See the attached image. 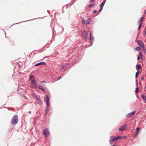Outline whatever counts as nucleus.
Instances as JSON below:
<instances>
[{"label": "nucleus", "mask_w": 146, "mask_h": 146, "mask_svg": "<svg viewBox=\"0 0 146 146\" xmlns=\"http://www.w3.org/2000/svg\"><path fill=\"white\" fill-rule=\"evenodd\" d=\"M29 79H33L31 80V86L32 88H35L36 87V84L37 83L36 82L34 77L33 75H31L29 76Z\"/></svg>", "instance_id": "obj_1"}, {"label": "nucleus", "mask_w": 146, "mask_h": 146, "mask_svg": "<svg viewBox=\"0 0 146 146\" xmlns=\"http://www.w3.org/2000/svg\"><path fill=\"white\" fill-rule=\"evenodd\" d=\"M18 121V116L16 114L12 117L11 119V123L13 125H15L17 123Z\"/></svg>", "instance_id": "obj_2"}, {"label": "nucleus", "mask_w": 146, "mask_h": 146, "mask_svg": "<svg viewBox=\"0 0 146 146\" xmlns=\"http://www.w3.org/2000/svg\"><path fill=\"white\" fill-rule=\"evenodd\" d=\"M50 134V132L48 128H45L44 129L43 132V135L44 137H46Z\"/></svg>", "instance_id": "obj_3"}, {"label": "nucleus", "mask_w": 146, "mask_h": 146, "mask_svg": "<svg viewBox=\"0 0 146 146\" xmlns=\"http://www.w3.org/2000/svg\"><path fill=\"white\" fill-rule=\"evenodd\" d=\"M116 137L111 136L110 137V139L109 141V143L110 145H112L113 142L117 141Z\"/></svg>", "instance_id": "obj_4"}, {"label": "nucleus", "mask_w": 146, "mask_h": 146, "mask_svg": "<svg viewBox=\"0 0 146 146\" xmlns=\"http://www.w3.org/2000/svg\"><path fill=\"white\" fill-rule=\"evenodd\" d=\"M82 36L84 37L85 40L86 41L88 36V34L87 31L85 30H83L82 32Z\"/></svg>", "instance_id": "obj_5"}, {"label": "nucleus", "mask_w": 146, "mask_h": 146, "mask_svg": "<svg viewBox=\"0 0 146 146\" xmlns=\"http://www.w3.org/2000/svg\"><path fill=\"white\" fill-rule=\"evenodd\" d=\"M89 39L90 42V43L91 45L89 46H90L92 45L93 44V42L94 40V38L93 36L92 35V33H90V36L89 37Z\"/></svg>", "instance_id": "obj_6"}, {"label": "nucleus", "mask_w": 146, "mask_h": 146, "mask_svg": "<svg viewBox=\"0 0 146 146\" xmlns=\"http://www.w3.org/2000/svg\"><path fill=\"white\" fill-rule=\"evenodd\" d=\"M136 112V111L134 110L132 112L126 115V117L127 118H129L133 116Z\"/></svg>", "instance_id": "obj_7"}, {"label": "nucleus", "mask_w": 146, "mask_h": 146, "mask_svg": "<svg viewBox=\"0 0 146 146\" xmlns=\"http://www.w3.org/2000/svg\"><path fill=\"white\" fill-rule=\"evenodd\" d=\"M136 42L141 47L142 46L144 45L143 43L141 41L139 40H136Z\"/></svg>", "instance_id": "obj_8"}, {"label": "nucleus", "mask_w": 146, "mask_h": 146, "mask_svg": "<svg viewBox=\"0 0 146 146\" xmlns=\"http://www.w3.org/2000/svg\"><path fill=\"white\" fill-rule=\"evenodd\" d=\"M142 56L143 55L142 52H140L137 57V60H139L141 59L142 58Z\"/></svg>", "instance_id": "obj_9"}, {"label": "nucleus", "mask_w": 146, "mask_h": 146, "mask_svg": "<svg viewBox=\"0 0 146 146\" xmlns=\"http://www.w3.org/2000/svg\"><path fill=\"white\" fill-rule=\"evenodd\" d=\"M44 65L45 66L46 65V63L44 62H39V63H36L35 66H37L40 65Z\"/></svg>", "instance_id": "obj_10"}, {"label": "nucleus", "mask_w": 146, "mask_h": 146, "mask_svg": "<svg viewBox=\"0 0 146 146\" xmlns=\"http://www.w3.org/2000/svg\"><path fill=\"white\" fill-rule=\"evenodd\" d=\"M49 109L48 108H45L44 111V115L45 116H46L47 114H48V113L49 112Z\"/></svg>", "instance_id": "obj_11"}, {"label": "nucleus", "mask_w": 146, "mask_h": 146, "mask_svg": "<svg viewBox=\"0 0 146 146\" xmlns=\"http://www.w3.org/2000/svg\"><path fill=\"white\" fill-rule=\"evenodd\" d=\"M136 70H138L141 69H142V67L140 64H137L136 66Z\"/></svg>", "instance_id": "obj_12"}, {"label": "nucleus", "mask_w": 146, "mask_h": 146, "mask_svg": "<svg viewBox=\"0 0 146 146\" xmlns=\"http://www.w3.org/2000/svg\"><path fill=\"white\" fill-rule=\"evenodd\" d=\"M141 97L145 102H146V96L143 94H141Z\"/></svg>", "instance_id": "obj_13"}, {"label": "nucleus", "mask_w": 146, "mask_h": 146, "mask_svg": "<svg viewBox=\"0 0 146 146\" xmlns=\"http://www.w3.org/2000/svg\"><path fill=\"white\" fill-rule=\"evenodd\" d=\"M49 99H50V98H49V97L47 95H46L45 97L44 98L45 101L46 102H49Z\"/></svg>", "instance_id": "obj_14"}, {"label": "nucleus", "mask_w": 146, "mask_h": 146, "mask_svg": "<svg viewBox=\"0 0 146 146\" xmlns=\"http://www.w3.org/2000/svg\"><path fill=\"white\" fill-rule=\"evenodd\" d=\"M92 20V19L91 18H89L86 20V25H88L90 23Z\"/></svg>", "instance_id": "obj_15"}, {"label": "nucleus", "mask_w": 146, "mask_h": 146, "mask_svg": "<svg viewBox=\"0 0 146 146\" xmlns=\"http://www.w3.org/2000/svg\"><path fill=\"white\" fill-rule=\"evenodd\" d=\"M76 57H77V58L76 59V63L79 62L82 59V57L81 56H78L77 55Z\"/></svg>", "instance_id": "obj_16"}, {"label": "nucleus", "mask_w": 146, "mask_h": 146, "mask_svg": "<svg viewBox=\"0 0 146 146\" xmlns=\"http://www.w3.org/2000/svg\"><path fill=\"white\" fill-rule=\"evenodd\" d=\"M36 87V88H38L39 89L41 90L42 91L44 90V88L41 85H39L37 86H36V87Z\"/></svg>", "instance_id": "obj_17"}, {"label": "nucleus", "mask_w": 146, "mask_h": 146, "mask_svg": "<svg viewBox=\"0 0 146 146\" xmlns=\"http://www.w3.org/2000/svg\"><path fill=\"white\" fill-rule=\"evenodd\" d=\"M136 90L135 91V93L136 95L138 93L139 91V89L138 86V84H136Z\"/></svg>", "instance_id": "obj_18"}, {"label": "nucleus", "mask_w": 146, "mask_h": 146, "mask_svg": "<svg viewBox=\"0 0 146 146\" xmlns=\"http://www.w3.org/2000/svg\"><path fill=\"white\" fill-rule=\"evenodd\" d=\"M141 72H140V71H138L137 72H136L135 75V78L137 79V78L139 74H140L141 73Z\"/></svg>", "instance_id": "obj_19"}, {"label": "nucleus", "mask_w": 146, "mask_h": 146, "mask_svg": "<svg viewBox=\"0 0 146 146\" xmlns=\"http://www.w3.org/2000/svg\"><path fill=\"white\" fill-rule=\"evenodd\" d=\"M35 99H36L37 101L39 102H41V101L40 99V98L39 97H38V96H35Z\"/></svg>", "instance_id": "obj_20"}, {"label": "nucleus", "mask_w": 146, "mask_h": 146, "mask_svg": "<svg viewBox=\"0 0 146 146\" xmlns=\"http://www.w3.org/2000/svg\"><path fill=\"white\" fill-rule=\"evenodd\" d=\"M106 0L103 1L100 4V7L103 8L104 6L106 3Z\"/></svg>", "instance_id": "obj_21"}, {"label": "nucleus", "mask_w": 146, "mask_h": 146, "mask_svg": "<svg viewBox=\"0 0 146 146\" xmlns=\"http://www.w3.org/2000/svg\"><path fill=\"white\" fill-rule=\"evenodd\" d=\"M81 22L82 24L83 25H84L86 24V23L84 19L82 17H81Z\"/></svg>", "instance_id": "obj_22"}, {"label": "nucleus", "mask_w": 146, "mask_h": 146, "mask_svg": "<svg viewBox=\"0 0 146 146\" xmlns=\"http://www.w3.org/2000/svg\"><path fill=\"white\" fill-rule=\"evenodd\" d=\"M141 47L142 48L143 51V52H144V53H146V49L144 45H143Z\"/></svg>", "instance_id": "obj_23"}, {"label": "nucleus", "mask_w": 146, "mask_h": 146, "mask_svg": "<svg viewBox=\"0 0 146 146\" xmlns=\"http://www.w3.org/2000/svg\"><path fill=\"white\" fill-rule=\"evenodd\" d=\"M118 129L119 131H122L125 130V129L123 127V125L121 126Z\"/></svg>", "instance_id": "obj_24"}, {"label": "nucleus", "mask_w": 146, "mask_h": 146, "mask_svg": "<svg viewBox=\"0 0 146 146\" xmlns=\"http://www.w3.org/2000/svg\"><path fill=\"white\" fill-rule=\"evenodd\" d=\"M141 49V47L139 46H137L134 49L135 50H136L137 51H139Z\"/></svg>", "instance_id": "obj_25"}, {"label": "nucleus", "mask_w": 146, "mask_h": 146, "mask_svg": "<svg viewBox=\"0 0 146 146\" xmlns=\"http://www.w3.org/2000/svg\"><path fill=\"white\" fill-rule=\"evenodd\" d=\"M95 4L94 3L90 4L88 5V7L89 8H92L95 5Z\"/></svg>", "instance_id": "obj_26"}, {"label": "nucleus", "mask_w": 146, "mask_h": 146, "mask_svg": "<svg viewBox=\"0 0 146 146\" xmlns=\"http://www.w3.org/2000/svg\"><path fill=\"white\" fill-rule=\"evenodd\" d=\"M68 66V64H65L64 65H62L61 67V70H62L64 68H65L66 67H67Z\"/></svg>", "instance_id": "obj_27"}, {"label": "nucleus", "mask_w": 146, "mask_h": 146, "mask_svg": "<svg viewBox=\"0 0 146 146\" xmlns=\"http://www.w3.org/2000/svg\"><path fill=\"white\" fill-rule=\"evenodd\" d=\"M116 140H117L119 139H122V137L121 136H118L117 137H116Z\"/></svg>", "instance_id": "obj_28"}, {"label": "nucleus", "mask_w": 146, "mask_h": 146, "mask_svg": "<svg viewBox=\"0 0 146 146\" xmlns=\"http://www.w3.org/2000/svg\"><path fill=\"white\" fill-rule=\"evenodd\" d=\"M142 25V23H139V25L138 27V30H140L141 29V27Z\"/></svg>", "instance_id": "obj_29"}, {"label": "nucleus", "mask_w": 146, "mask_h": 146, "mask_svg": "<svg viewBox=\"0 0 146 146\" xmlns=\"http://www.w3.org/2000/svg\"><path fill=\"white\" fill-rule=\"evenodd\" d=\"M46 108H49L50 106V103L49 102H46Z\"/></svg>", "instance_id": "obj_30"}, {"label": "nucleus", "mask_w": 146, "mask_h": 146, "mask_svg": "<svg viewBox=\"0 0 146 146\" xmlns=\"http://www.w3.org/2000/svg\"><path fill=\"white\" fill-rule=\"evenodd\" d=\"M140 130V129L138 127H137L136 128V130L137 131V132H138V133H139Z\"/></svg>", "instance_id": "obj_31"}, {"label": "nucleus", "mask_w": 146, "mask_h": 146, "mask_svg": "<svg viewBox=\"0 0 146 146\" xmlns=\"http://www.w3.org/2000/svg\"><path fill=\"white\" fill-rule=\"evenodd\" d=\"M143 17H141V18L139 20V23H142V21L143 20Z\"/></svg>", "instance_id": "obj_32"}, {"label": "nucleus", "mask_w": 146, "mask_h": 146, "mask_svg": "<svg viewBox=\"0 0 146 146\" xmlns=\"http://www.w3.org/2000/svg\"><path fill=\"white\" fill-rule=\"evenodd\" d=\"M123 127L125 129L126 127H127L128 125L127 124H125L124 125H123Z\"/></svg>", "instance_id": "obj_33"}, {"label": "nucleus", "mask_w": 146, "mask_h": 146, "mask_svg": "<svg viewBox=\"0 0 146 146\" xmlns=\"http://www.w3.org/2000/svg\"><path fill=\"white\" fill-rule=\"evenodd\" d=\"M103 9V7H100V9H99V12H100L102 10V9Z\"/></svg>", "instance_id": "obj_34"}, {"label": "nucleus", "mask_w": 146, "mask_h": 146, "mask_svg": "<svg viewBox=\"0 0 146 146\" xmlns=\"http://www.w3.org/2000/svg\"><path fill=\"white\" fill-rule=\"evenodd\" d=\"M139 133L137 132H136V133H135V136H134L135 138L137 136L138 134Z\"/></svg>", "instance_id": "obj_35"}, {"label": "nucleus", "mask_w": 146, "mask_h": 146, "mask_svg": "<svg viewBox=\"0 0 146 146\" xmlns=\"http://www.w3.org/2000/svg\"><path fill=\"white\" fill-rule=\"evenodd\" d=\"M64 8H66V9H67V7L66 6H64L63 7V8H62V13H64V11L63 10V9Z\"/></svg>", "instance_id": "obj_36"}, {"label": "nucleus", "mask_w": 146, "mask_h": 146, "mask_svg": "<svg viewBox=\"0 0 146 146\" xmlns=\"http://www.w3.org/2000/svg\"><path fill=\"white\" fill-rule=\"evenodd\" d=\"M92 12L94 14H95L97 13V11L96 10H94Z\"/></svg>", "instance_id": "obj_37"}, {"label": "nucleus", "mask_w": 146, "mask_h": 146, "mask_svg": "<svg viewBox=\"0 0 146 146\" xmlns=\"http://www.w3.org/2000/svg\"><path fill=\"white\" fill-rule=\"evenodd\" d=\"M122 137V139H126L127 138V137L126 136H121Z\"/></svg>", "instance_id": "obj_38"}, {"label": "nucleus", "mask_w": 146, "mask_h": 146, "mask_svg": "<svg viewBox=\"0 0 146 146\" xmlns=\"http://www.w3.org/2000/svg\"><path fill=\"white\" fill-rule=\"evenodd\" d=\"M40 83H46V82L45 81L43 80V81H40Z\"/></svg>", "instance_id": "obj_39"}, {"label": "nucleus", "mask_w": 146, "mask_h": 146, "mask_svg": "<svg viewBox=\"0 0 146 146\" xmlns=\"http://www.w3.org/2000/svg\"><path fill=\"white\" fill-rule=\"evenodd\" d=\"M141 80H144V77L143 76H142L141 77Z\"/></svg>", "instance_id": "obj_40"}, {"label": "nucleus", "mask_w": 146, "mask_h": 146, "mask_svg": "<svg viewBox=\"0 0 146 146\" xmlns=\"http://www.w3.org/2000/svg\"><path fill=\"white\" fill-rule=\"evenodd\" d=\"M64 75V74H62V76L60 77V78H59V79H58V80H60V79H61L62 78V76Z\"/></svg>", "instance_id": "obj_41"}, {"label": "nucleus", "mask_w": 146, "mask_h": 146, "mask_svg": "<svg viewBox=\"0 0 146 146\" xmlns=\"http://www.w3.org/2000/svg\"><path fill=\"white\" fill-rule=\"evenodd\" d=\"M49 15H50V11H47Z\"/></svg>", "instance_id": "obj_42"}, {"label": "nucleus", "mask_w": 146, "mask_h": 146, "mask_svg": "<svg viewBox=\"0 0 146 146\" xmlns=\"http://www.w3.org/2000/svg\"><path fill=\"white\" fill-rule=\"evenodd\" d=\"M95 0H90V2H92L94 1Z\"/></svg>", "instance_id": "obj_43"}, {"label": "nucleus", "mask_w": 146, "mask_h": 146, "mask_svg": "<svg viewBox=\"0 0 146 146\" xmlns=\"http://www.w3.org/2000/svg\"><path fill=\"white\" fill-rule=\"evenodd\" d=\"M52 42L51 40H50V41H48V44H51V43H52Z\"/></svg>", "instance_id": "obj_44"}, {"label": "nucleus", "mask_w": 146, "mask_h": 146, "mask_svg": "<svg viewBox=\"0 0 146 146\" xmlns=\"http://www.w3.org/2000/svg\"><path fill=\"white\" fill-rule=\"evenodd\" d=\"M31 19V20H29V21H33V20H34L35 19Z\"/></svg>", "instance_id": "obj_45"}, {"label": "nucleus", "mask_w": 146, "mask_h": 146, "mask_svg": "<svg viewBox=\"0 0 146 146\" xmlns=\"http://www.w3.org/2000/svg\"><path fill=\"white\" fill-rule=\"evenodd\" d=\"M55 23L53 22L52 24V25L53 26H54L55 25Z\"/></svg>", "instance_id": "obj_46"}, {"label": "nucleus", "mask_w": 146, "mask_h": 146, "mask_svg": "<svg viewBox=\"0 0 146 146\" xmlns=\"http://www.w3.org/2000/svg\"><path fill=\"white\" fill-rule=\"evenodd\" d=\"M44 93H46V91L45 90V89H44V90H42Z\"/></svg>", "instance_id": "obj_47"}, {"label": "nucleus", "mask_w": 146, "mask_h": 146, "mask_svg": "<svg viewBox=\"0 0 146 146\" xmlns=\"http://www.w3.org/2000/svg\"><path fill=\"white\" fill-rule=\"evenodd\" d=\"M144 90L145 91H146V86L144 87Z\"/></svg>", "instance_id": "obj_48"}, {"label": "nucleus", "mask_w": 146, "mask_h": 146, "mask_svg": "<svg viewBox=\"0 0 146 146\" xmlns=\"http://www.w3.org/2000/svg\"><path fill=\"white\" fill-rule=\"evenodd\" d=\"M144 13L145 14H146V10H144Z\"/></svg>", "instance_id": "obj_49"}, {"label": "nucleus", "mask_w": 146, "mask_h": 146, "mask_svg": "<svg viewBox=\"0 0 146 146\" xmlns=\"http://www.w3.org/2000/svg\"><path fill=\"white\" fill-rule=\"evenodd\" d=\"M28 113H30V114H31V111H28Z\"/></svg>", "instance_id": "obj_50"}, {"label": "nucleus", "mask_w": 146, "mask_h": 146, "mask_svg": "<svg viewBox=\"0 0 146 146\" xmlns=\"http://www.w3.org/2000/svg\"><path fill=\"white\" fill-rule=\"evenodd\" d=\"M110 146H116V145L115 144H113V145H111Z\"/></svg>", "instance_id": "obj_51"}, {"label": "nucleus", "mask_w": 146, "mask_h": 146, "mask_svg": "<svg viewBox=\"0 0 146 146\" xmlns=\"http://www.w3.org/2000/svg\"><path fill=\"white\" fill-rule=\"evenodd\" d=\"M136 96L137 97V98H139V97L138 96V95H137V94H136Z\"/></svg>", "instance_id": "obj_52"}, {"label": "nucleus", "mask_w": 146, "mask_h": 146, "mask_svg": "<svg viewBox=\"0 0 146 146\" xmlns=\"http://www.w3.org/2000/svg\"><path fill=\"white\" fill-rule=\"evenodd\" d=\"M145 33L146 36V30L145 31Z\"/></svg>", "instance_id": "obj_53"}, {"label": "nucleus", "mask_w": 146, "mask_h": 146, "mask_svg": "<svg viewBox=\"0 0 146 146\" xmlns=\"http://www.w3.org/2000/svg\"><path fill=\"white\" fill-rule=\"evenodd\" d=\"M15 23V24H14L13 25H15V24H19V23Z\"/></svg>", "instance_id": "obj_54"}, {"label": "nucleus", "mask_w": 146, "mask_h": 146, "mask_svg": "<svg viewBox=\"0 0 146 146\" xmlns=\"http://www.w3.org/2000/svg\"><path fill=\"white\" fill-rule=\"evenodd\" d=\"M4 31V32H5V37H6V33H5V31Z\"/></svg>", "instance_id": "obj_55"}, {"label": "nucleus", "mask_w": 146, "mask_h": 146, "mask_svg": "<svg viewBox=\"0 0 146 146\" xmlns=\"http://www.w3.org/2000/svg\"><path fill=\"white\" fill-rule=\"evenodd\" d=\"M23 97L25 98H26V96H24Z\"/></svg>", "instance_id": "obj_56"}, {"label": "nucleus", "mask_w": 146, "mask_h": 146, "mask_svg": "<svg viewBox=\"0 0 146 146\" xmlns=\"http://www.w3.org/2000/svg\"><path fill=\"white\" fill-rule=\"evenodd\" d=\"M18 88L17 89V92H18Z\"/></svg>", "instance_id": "obj_57"}, {"label": "nucleus", "mask_w": 146, "mask_h": 146, "mask_svg": "<svg viewBox=\"0 0 146 146\" xmlns=\"http://www.w3.org/2000/svg\"><path fill=\"white\" fill-rule=\"evenodd\" d=\"M54 21V19H52V21Z\"/></svg>", "instance_id": "obj_58"}, {"label": "nucleus", "mask_w": 146, "mask_h": 146, "mask_svg": "<svg viewBox=\"0 0 146 146\" xmlns=\"http://www.w3.org/2000/svg\"><path fill=\"white\" fill-rule=\"evenodd\" d=\"M139 84H141V82H139Z\"/></svg>", "instance_id": "obj_59"}, {"label": "nucleus", "mask_w": 146, "mask_h": 146, "mask_svg": "<svg viewBox=\"0 0 146 146\" xmlns=\"http://www.w3.org/2000/svg\"><path fill=\"white\" fill-rule=\"evenodd\" d=\"M7 109H8L9 110V107H7Z\"/></svg>", "instance_id": "obj_60"}, {"label": "nucleus", "mask_w": 146, "mask_h": 146, "mask_svg": "<svg viewBox=\"0 0 146 146\" xmlns=\"http://www.w3.org/2000/svg\"><path fill=\"white\" fill-rule=\"evenodd\" d=\"M5 104H5L4 105H3V106H4V105H5Z\"/></svg>", "instance_id": "obj_61"}, {"label": "nucleus", "mask_w": 146, "mask_h": 146, "mask_svg": "<svg viewBox=\"0 0 146 146\" xmlns=\"http://www.w3.org/2000/svg\"><path fill=\"white\" fill-rule=\"evenodd\" d=\"M139 36V34H138L137 36Z\"/></svg>", "instance_id": "obj_62"}, {"label": "nucleus", "mask_w": 146, "mask_h": 146, "mask_svg": "<svg viewBox=\"0 0 146 146\" xmlns=\"http://www.w3.org/2000/svg\"><path fill=\"white\" fill-rule=\"evenodd\" d=\"M44 17H42V18H44Z\"/></svg>", "instance_id": "obj_63"}]
</instances>
